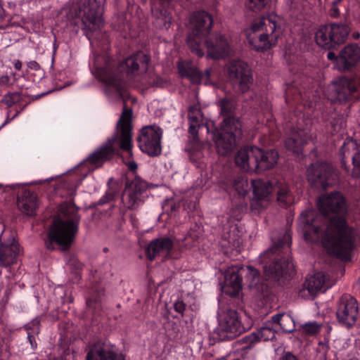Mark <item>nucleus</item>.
Wrapping results in <instances>:
<instances>
[{
    "label": "nucleus",
    "mask_w": 360,
    "mask_h": 360,
    "mask_svg": "<svg viewBox=\"0 0 360 360\" xmlns=\"http://www.w3.org/2000/svg\"><path fill=\"white\" fill-rule=\"evenodd\" d=\"M162 130L156 126H147L141 130L138 137L140 149L150 156H158L161 153Z\"/></svg>",
    "instance_id": "dca6fc26"
},
{
    "label": "nucleus",
    "mask_w": 360,
    "mask_h": 360,
    "mask_svg": "<svg viewBox=\"0 0 360 360\" xmlns=\"http://www.w3.org/2000/svg\"><path fill=\"white\" fill-rule=\"evenodd\" d=\"M229 79L236 91L245 93L250 89L253 78L247 63L233 60L227 65Z\"/></svg>",
    "instance_id": "9b49d317"
},
{
    "label": "nucleus",
    "mask_w": 360,
    "mask_h": 360,
    "mask_svg": "<svg viewBox=\"0 0 360 360\" xmlns=\"http://www.w3.org/2000/svg\"><path fill=\"white\" fill-rule=\"evenodd\" d=\"M75 15L81 20L82 29L86 36L90 38V32L98 29L103 22L101 0H72Z\"/></svg>",
    "instance_id": "1a4fd4ad"
},
{
    "label": "nucleus",
    "mask_w": 360,
    "mask_h": 360,
    "mask_svg": "<svg viewBox=\"0 0 360 360\" xmlns=\"http://www.w3.org/2000/svg\"><path fill=\"white\" fill-rule=\"evenodd\" d=\"M104 251H105V252L108 251V248H104Z\"/></svg>",
    "instance_id": "69168bd1"
},
{
    "label": "nucleus",
    "mask_w": 360,
    "mask_h": 360,
    "mask_svg": "<svg viewBox=\"0 0 360 360\" xmlns=\"http://www.w3.org/2000/svg\"><path fill=\"white\" fill-rule=\"evenodd\" d=\"M211 72H212L211 69H206L205 71V73L202 74L203 77H205L207 79L210 78V77L211 75Z\"/></svg>",
    "instance_id": "4d7b16f0"
},
{
    "label": "nucleus",
    "mask_w": 360,
    "mask_h": 360,
    "mask_svg": "<svg viewBox=\"0 0 360 360\" xmlns=\"http://www.w3.org/2000/svg\"><path fill=\"white\" fill-rule=\"evenodd\" d=\"M91 299H89V300H86V304H87L88 305H89V306H90V305H91Z\"/></svg>",
    "instance_id": "052dcab7"
},
{
    "label": "nucleus",
    "mask_w": 360,
    "mask_h": 360,
    "mask_svg": "<svg viewBox=\"0 0 360 360\" xmlns=\"http://www.w3.org/2000/svg\"><path fill=\"white\" fill-rule=\"evenodd\" d=\"M259 148L251 146L240 149L235 157L236 165L244 172L257 170V157L260 155Z\"/></svg>",
    "instance_id": "412c9836"
},
{
    "label": "nucleus",
    "mask_w": 360,
    "mask_h": 360,
    "mask_svg": "<svg viewBox=\"0 0 360 360\" xmlns=\"http://www.w3.org/2000/svg\"><path fill=\"white\" fill-rule=\"evenodd\" d=\"M86 360H124V357L115 345L98 340L89 346Z\"/></svg>",
    "instance_id": "f3484780"
},
{
    "label": "nucleus",
    "mask_w": 360,
    "mask_h": 360,
    "mask_svg": "<svg viewBox=\"0 0 360 360\" xmlns=\"http://www.w3.org/2000/svg\"><path fill=\"white\" fill-rule=\"evenodd\" d=\"M14 67L16 70H20L22 68V63L19 60H16L14 62Z\"/></svg>",
    "instance_id": "864d4df0"
},
{
    "label": "nucleus",
    "mask_w": 360,
    "mask_h": 360,
    "mask_svg": "<svg viewBox=\"0 0 360 360\" xmlns=\"http://www.w3.org/2000/svg\"><path fill=\"white\" fill-rule=\"evenodd\" d=\"M129 168L132 171L136 170L137 168V165L134 162H129Z\"/></svg>",
    "instance_id": "13d9d810"
},
{
    "label": "nucleus",
    "mask_w": 360,
    "mask_h": 360,
    "mask_svg": "<svg viewBox=\"0 0 360 360\" xmlns=\"http://www.w3.org/2000/svg\"><path fill=\"white\" fill-rule=\"evenodd\" d=\"M149 60L148 55L139 51L122 62L117 68V71L125 72L127 76L145 73L148 70Z\"/></svg>",
    "instance_id": "6ab92c4d"
},
{
    "label": "nucleus",
    "mask_w": 360,
    "mask_h": 360,
    "mask_svg": "<svg viewBox=\"0 0 360 360\" xmlns=\"http://www.w3.org/2000/svg\"><path fill=\"white\" fill-rule=\"evenodd\" d=\"M202 50L207 51V57L213 59H221L231 53V45L227 37L221 33L215 32L207 35L202 41Z\"/></svg>",
    "instance_id": "4468645a"
},
{
    "label": "nucleus",
    "mask_w": 360,
    "mask_h": 360,
    "mask_svg": "<svg viewBox=\"0 0 360 360\" xmlns=\"http://www.w3.org/2000/svg\"><path fill=\"white\" fill-rule=\"evenodd\" d=\"M355 155L352 157L354 169L352 173L353 177H360V146L357 147Z\"/></svg>",
    "instance_id": "ea45409f"
},
{
    "label": "nucleus",
    "mask_w": 360,
    "mask_h": 360,
    "mask_svg": "<svg viewBox=\"0 0 360 360\" xmlns=\"http://www.w3.org/2000/svg\"><path fill=\"white\" fill-rule=\"evenodd\" d=\"M32 325H33V326L34 327L35 333H39V322L38 321H33V323H32Z\"/></svg>",
    "instance_id": "5fc2aeb1"
},
{
    "label": "nucleus",
    "mask_w": 360,
    "mask_h": 360,
    "mask_svg": "<svg viewBox=\"0 0 360 360\" xmlns=\"http://www.w3.org/2000/svg\"><path fill=\"white\" fill-rule=\"evenodd\" d=\"M200 111L197 105H193L189 108L188 112V118L189 120V134L192 136L195 141H198V130L207 128L204 124H200Z\"/></svg>",
    "instance_id": "7c9ffc66"
},
{
    "label": "nucleus",
    "mask_w": 360,
    "mask_h": 360,
    "mask_svg": "<svg viewBox=\"0 0 360 360\" xmlns=\"http://www.w3.org/2000/svg\"><path fill=\"white\" fill-rule=\"evenodd\" d=\"M17 203L22 212L33 215L37 207V195L29 189L22 188L18 193Z\"/></svg>",
    "instance_id": "cd10ccee"
},
{
    "label": "nucleus",
    "mask_w": 360,
    "mask_h": 360,
    "mask_svg": "<svg viewBox=\"0 0 360 360\" xmlns=\"http://www.w3.org/2000/svg\"><path fill=\"white\" fill-rule=\"evenodd\" d=\"M359 304L356 300L350 295L341 296L338 302L336 316L338 322L350 328L357 321Z\"/></svg>",
    "instance_id": "2eb2a0df"
},
{
    "label": "nucleus",
    "mask_w": 360,
    "mask_h": 360,
    "mask_svg": "<svg viewBox=\"0 0 360 360\" xmlns=\"http://www.w3.org/2000/svg\"><path fill=\"white\" fill-rule=\"evenodd\" d=\"M324 218L323 227L318 224L311 210L302 213L299 218V231L306 240L321 242L329 251L339 258H347L354 246L355 229L345 219L347 207L343 195L333 192L322 195L317 202Z\"/></svg>",
    "instance_id": "f257e3e1"
},
{
    "label": "nucleus",
    "mask_w": 360,
    "mask_h": 360,
    "mask_svg": "<svg viewBox=\"0 0 360 360\" xmlns=\"http://www.w3.org/2000/svg\"><path fill=\"white\" fill-rule=\"evenodd\" d=\"M77 23H78V22L75 20V25H77Z\"/></svg>",
    "instance_id": "338daca9"
},
{
    "label": "nucleus",
    "mask_w": 360,
    "mask_h": 360,
    "mask_svg": "<svg viewBox=\"0 0 360 360\" xmlns=\"http://www.w3.org/2000/svg\"><path fill=\"white\" fill-rule=\"evenodd\" d=\"M282 360H298V359L292 353L288 352L282 357Z\"/></svg>",
    "instance_id": "09e8293b"
},
{
    "label": "nucleus",
    "mask_w": 360,
    "mask_h": 360,
    "mask_svg": "<svg viewBox=\"0 0 360 360\" xmlns=\"http://www.w3.org/2000/svg\"><path fill=\"white\" fill-rule=\"evenodd\" d=\"M20 248L13 238L3 240L0 238V265L8 266L17 262L20 255Z\"/></svg>",
    "instance_id": "5701e85b"
},
{
    "label": "nucleus",
    "mask_w": 360,
    "mask_h": 360,
    "mask_svg": "<svg viewBox=\"0 0 360 360\" xmlns=\"http://www.w3.org/2000/svg\"><path fill=\"white\" fill-rule=\"evenodd\" d=\"M311 139L309 129L297 128L292 130L290 136L285 141V146L288 150L299 154L302 153L304 145Z\"/></svg>",
    "instance_id": "b1692460"
},
{
    "label": "nucleus",
    "mask_w": 360,
    "mask_h": 360,
    "mask_svg": "<svg viewBox=\"0 0 360 360\" xmlns=\"http://www.w3.org/2000/svg\"><path fill=\"white\" fill-rule=\"evenodd\" d=\"M351 80H354L356 82V85L357 86V84L360 85V73L356 74L353 79Z\"/></svg>",
    "instance_id": "6e6d98bb"
},
{
    "label": "nucleus",
    "mask_w": 360,
    "mask_h": 360,
    "mask_svg": "<svg viewBox=\"0 0 360 360\" xmlns=\"http://www.w3.org/2000/svg\"><path fill=\"white\" fill-rule=\"evenodd\" d=\"M162 2H168L169 0H160Z\"/></svg>",
    "instance_id": "e2e57ef3"
},
{
    "label": "nucleus",
    "mask_w": 360,
    "mask_h": 360,
    "mask_svg": "<svg viewBox=\"0 0 360 360\" xmlns=\"http://www.w3.org/2000/svg\"><path fill=\"white\" fill-rule=\"evenodd\" d=\"M260 155L257 157V170L255 172H262L266 169H270L274 167L277 163L278 158V153L274 150H269L263 151L259 148Z\"/></svg>",
    "instance_id": "c756f323"
},
{
    "label": "nucleus",
    "mask_w": 360,
    "mask_h": 360,
    "mask_svg": "<svg viewBox=\"0 0 360 360\" xmlns=\"http://www.w3.org/2000/svg\"><path fill=\"white\" fill-rule=\"evenodd\" d=\"M131 116L132 110L124 105L115 133L88 157L86 160L90 165L96 167H101L104 162L111 160L120 149L131 153Z\"/></svg>",
    "instance_id": "7ed1b4c3"
},
{
    "label": "nucleus",
    "mask_w": 360,
    "mask_h": 360,
    "mask_svg": "<svg viewBox=\"0 0 360 360\" xmlns=\"http://www.w3.org/2000/svg\"><path fill=\"white\" fill-rule=\"evenodd\" d=\"M147 189V183L139 176L132 179L127 178L124 191L122 195V202L128 210H136L143 202V194Z\"/></svg>",
    "instance_id": "f8f14e48"
},
{
    "label": "nucleus",
    "mask_w": 360,
    "mask_h": 360,
    "mask_svg": "<svg viewBox=\"0 0 360 360\" xmlns=\"http://www.w3.org/2000/svg\"><path fill=\"white\" fill-rule=\"evenodd\" d=\"M271 240L272 246L262 255L265 263L264 273L269 279L279 280L294 270V265L288 257L291 243L290 231L282 230L278 236L273 233Z\"/></svg>",
    "instance_id": "20e7f679"
},
{
    "label": "nucleus",
    "mask_w": 360,
    "mask_h": 360,
    "mask_svg": "<svg viewBox=\"0 0 360 360\" xmlns=\"http://www.w3.org/2000/svg\"><path fill=\"white\" fill-rule=\"evenodd\" d=\"M327 58L330 60H335L337 62L338 56L334 52L329 51L327 54Z\"/></svg>",
    "instance_id": "3c124183"
},
{
    "label": "nucleus",
    "mask_w": 360,
    "mask_h": 360,
    "mask_svg": "<svg viewBox=\"0 0 360 360\" xmlns=\"http://www.w3.org/2000/svg\"><path fill=\"white\" fill-rule=\"evenodd\" d=\"M219 106L221 113L227 117L223 121L221 131L214 129L212 135L218 153L225 156L234 148L237 140L241 136L242 124L238 117L231 116L235 109L233 101L223 98L219 101Z\"/></svg>",
    "instance_id": "39448f33"
},
{
    "label": "nucleus",
    "mask_w": 360,
    "mask_h": 360,
    "mask_svg": "<svg viewBox=\"0 0 360 360\" xmlns=\"http://www.w3.org/2000/svg\"><path fill=\"white\" fill-rule=\"evenodd\" d=\"M274 338V330H273L271 326H268V323H266V325L262 327L257 332L252 333L246 337L245 339L247 340V342H250V345H252L258 341H267L272 340Z\"/></svg>",
    "instance_id": "473e14b6"
},
{
    "label": "nucleus",
    "mask_w": 360,
    "mask_h": 360,
    "mask_svg": "<svg viewBox=\"0 0 360 360\" xmlns=\"http://www.w3.org/2000/svg\"><path fill=\"white\" fill-rule=\"evenodd\" d=\"M18 97L16 93H8L4 96L1 102L8 107H11L15 102Z\"/></svg>",
    "instance_id": "37998d69"
},
{
    "label": "nucleus",
    "mask_w": 360,
    "mask_h": 360,
    "mask_svg": "<svg viewBox=\"0 0 360 360\" xmlns=\"http://www.w3.org/2000/svg\"><path fill=\"white\" fill-rule=\"evenodd\" d=\"M281 34L282 29L276 23V16L269 15L254 21L248 39L253 49L264 51L277 44Z\"/></svg>",
    "instance_id": "0eeeda50"
},
{
    "label": "nucleus",
    "mask_w": 360,
    "mask_h": 360,
    "mask_svg": "<svg viewBox=\"0 0 360 360\" xmlns=\"http://www.w3.org/2000/svg\"><path fill=\"white\" fill-rule=\"evenodd\" d=\"M321 328V325L317 322H307L302 326V331L307 335H315L318 334Z\"/></svg>",
    "instance_id": "4c0bfd02"
},
{
    "label": "nucleus",
    "mask_w": 360,
    "mask_h": 360,
    "mask_svg": "<svg viewBox=\"0 0 360 360\" xmlns=\"http://www.w3.org/2000/svg\"><path fill=\"white\" fill-rule=\"evenodd\" d=\"M267 0H248L247 6L253 11H261L264 8Z\"/></svg>",
    "instance_id": "a19ab883"
},
{
    "label": "nucleus",
    "mask_w": 360,
    "mask_h": 360,
    "mask_svg": "<svg viewBox=\"0 0 360 360\" xmlns=\"http://www.w3.org/2000/svg\"><path fill=\"white\" fill-rule=\"evenodd\" d=\"M360 60V47L356 44L346 46L337 58V68L342 72L349 71Z\"/></svg>",
    "instance_id": "aec40b11"
},
{
    "label": "nucleus",
    "mask_w": 360,
    "mask_h": 360,
    "mask_svg": "<svg viewBox=\"0 0 360 360\" xmlns=\"http://www.w3.org/2000/svg\"><path fill=\"white\" fill-rule=\"evenodd\" d=\"M164 208L167 211H170L171 212H172L176 211V210L177 209V207H176V203H174L173 201L168 200L164 205Z\"/></svg>",
    "instance_id": "a18cd8bd"
},
{
    "label": "nucleus",
    "mask_w": 360,
    "mask_h": 360,
    "mask_svg": "<svg viewBox=\"0 0 360 360\" xmlns=\"http://www.w3.org/2000/svg\"><path fill=\"white\" fill-rule=\"evenodd\" d=\"M10 81V78L7 75L1 76L0 77V84H7Z\"/></svg>",
    "instance_id": "8fccbe9b"
},
{
    "label": "nucleus",
    "mask_w": 360,
    "mask_h": 360,
    "mask_svg": "<svg viewBox=\"0 0 360 360\" xmlns=\"http://www.w3.org/2000/svg\"><path fill=\"white\" fill-rule=\"evenodd\" d=\"M266 288V286H263V285H262V290H263V288Z\"/></svg>",
    "instance_id": "0e129e2a"
},
{
    "label": "nucleus",
    "mask_w": 360,
    "mask_h": 360,
    "mask_svg": "<svg viewBox=\"0 0 360 360\" xmlns=\"http://www.w3.org/2000/svg\"><path fill=\"white\" fill-rule=\"evenodd\" d=\"M333 167L326 162H315L307 169V179L311 185L317 189H326L335 181Z\"/></svg>",
    "instance_id": "ddd939ff"
},
{
    "label": "nucleus",
    "mask_w": 360,
    "mask_h": 360,
    "mask_svg": "<svg viewBox=\"0 0 360 360\" xmlns=\"http://www.w3.org/2000/svg\"><path fill=\"white\" fill-rule=\"evenodd\" d=\"M28 340L32 345V347H36L37 346V344L36 342H34V337L30 334V332H28Z\"/></svg>",
    "instance_id": "603ef678"
},
{
    "label": "nucleus",
    "mask_w": 360,
    "mask_h": 360,
    "mask_svg": "<svg viewBox=\"0 0 360 360\" xmlns=\"http://www.w3.org/2000/svg\"><path fill=\"white\" fill-rule=\"evenodd\" d=\"M174 310L183 315L184 311L186 309V304L181 300H177L174 304Z\"/></svg>",
    "instance_id": "c03bdc74"
},
{
    "label": "nucleus",
    "mask_w": 360,
    "mask_h": 360,
    "mask_svg": "<svg viewBox=\"0 0 360 360\" xmlns=\"http://www.w3.org/2000/svg\"><path fill=\"white\" fill-rule=\"evenodd\" d=\"M244 270L241 267H233L225 275L226 292L232 297L236 296L242 289Z\"/></svg>",
    "instance_id": "393cba45"
},
{
    "label": "nucleus",
    "mask_w": 360,
    "mask_h": 360,
    "mask_svg": "<svg viewBox=\"0 0 360 360\" xmlns=\"http://www.w3.org/2000/svg\"><path fill=\"white\" fill-rule=\"evenodd\" d=\"M173 246V241L169 238L163 237L153 240L146 249L147 257L152 261L158 255H167Z\"/></svg>",
    "instance_id": "a878e982"
},
{
    "label": "nucleus",
    "mask_w": 360,
    "mask_h": 360,
    "mask_svg": "<svg viewBox=\"0 0 360 360\" xmlns=\"http://www.w3.org/2000/svg\"><path fill=\"white\" fill-rule=\"evenodd\" d=\"M27 66L30 68V69H32V70H38L40 69V65H39V63L37 62H36L35 60H32V61H30L28 63H27Z\"/></svg>",
    "instance_id": "de8ad7c7"
},
{
    "label": "nucleus",
    "mask_w": 360,
    "mask_h": 360,
    "mask_svg": "<svg viewBox=\"0 0 360 360\" xmlns=\"http://www.w3.org/2000/svg\"><path fill=\"white\" fill-rule=\"evenodd\" d=\"M191 31L187 37V44L191 51L197 56H204L202 40L209 35L213 25L212 15L205 11L194 12L190 18Z\"/></svg>",
    "instance_id": "6e6552de"
},
{
    "label": "nucleus",
    "mask_w": 360,
    "mask_h": 360,
    "mask_svg": "<svg viewBox=\"0 0 360 360\" xmlns=\"http://www.w3.org/2000/svg\"><path fill=\"white\" fill-rule=\"evenodd\" d=\"M78 210L72 202L60 205L58 214L54 217L48 232V241H46L47 249L53 250V243H56L62 251L68 250L78 232L81 220Z\"/></svg>",
    "instance_id": "f03ea898"
},
{
    "label": "nucleus",
    "mask_w": 360,
    "mask_h": 360,
    "mask_svg": "<svg viewBox=\"0 0 360 360\" xmlns=\"http://www.w3.org/2000/svg\"><path fill=\"white\" fill-rule=\"evenodd\" d=\"M70 262V263H71V264H74V263L75 262V258H72V259L70 260V262Z\"/></svg>",
    "instance_id": "bf43d9fd"
},
{
    "label": "nucleus",
    "mask_w": 360,
    "mask_h": 360,
    "mask_svg": "<svg viewBox=\"0 0 360 360\" xmlns=\"http://www.w3.org/2000/svg\"><path fill=\"white\" fill-rule=\"evenodd\" d=\"M290 319L289 316H284L283 314H276L271 317V321L274 323L279 324L282 329L285 332L290 333L292 331V329L285 328L283 326V322L290 321Z\"/></svg>",
    "instance_id": "79ce46f5"
},
{
    "label": "nucleus",
    "mask_w": 360,
    "mask_h": 360,
    "mask_svg": "<svg viewBox=\"0 0 360 360\" xmlns=\"http://www.w3.org/2000/svg\"><path fill=\"white\" fill-rule=\"evenodd\" d=\"M354 37L355 38H358L359 37V33H356V34H354Z\"/></svg>",
    "instance_id": "680f3d73"
},
{
    "label": "nucleus",
    "mask_w": 360,
    "mask_h": 360,
    "mask_svg": "<svg viewBox=\"0 0 360 360\" xmlns=\"http://www.w3.org/2000/svg\"><path fill=\"white\" fill-rule=\"evenodd\" d=\"M233 187L239 195H245L248 188V181L243 176H238L233 181Z\"/></svg>",
    "instance_id": "e433bc0d"
},
{
    "label": "nucleus",
    "mask_w": 360,
    "mask_h": 360,
    "mask_svg": "<svg viewBox=\"0 0 360 360\" xmlns=\"http://www.w3.org/2000/svg\"><path fill=\"white\" fill-rule=\"evenodd\" d=\"M219 329L221 333H226L229 339H233L245 330L239 320L238 312L233 309H227L223 312L219 319Z\"/></svg>",
    "instance_id": "a211bd4d"
},
{
    "label": "nucleus",
    "mask_w": 360,
    "mask_h": 360,
    "mask_svg": "<svg viewBox=\"0 0 360 360\" xmlns=\"http://www.w3.org/2000/svg\"><path fill=\"white\" fill-rule=\"evenodd\" d=\"M254 198L251 201V209L259 212L265 208L271 199L273 192L277 195V201L282 207H288L292 202V197L288 186L285 182L278 180L264 181L255 179L251 181Z\"/></svg>",
    "instance_id": "423d86ee"
},
{
    "label": "nucleus",
    "mask_w": 360,
    "mask_h": 360,
    "mask_svg": "<svg viewBox=\"0 0 360 360\" xmlns=\"http://www.w3.org/2000/svg\"><path fill=\"white\" fill-rule=\"evenodd\" d=\"M325 282V275L321 272L316 273L306 279L303 290H307L310 295L314 296L326 291Z\"/></svg>",
    "instance_id": "c85d7f7f"
},
{
    "label": "nucleus",
    "mask_w": 360,
    "mask_h": 360,
    "mask_svg": "<svg viewBox=\"0 0 360 360\" xmlns=\"http://www.w3.org/2000/svg\"><path fill=\"white\" fill-rule=\"evenodd\" d=\"M241 269L244 270V276L247 278L248 280L250 281V287H255L259 290V287L257 283L259 281L258 271L251 266H241Z\"/></svg>",
    "instance_id": "c9c22d12"
},
{
    "label": "nucleus",
    "mask_w": 360,
    "mask_h": 360,
    "mask_svg": "<svg viewBox=\"0 0 360 360\" xmlns=\"http://www.w3.org/2000/svg\"><path fill=\"white\" fill-rule=\"evenodd\" d=\"M114 194L112 192H108L100 200L99 204L103 205L113 199Z\"/></svg>",
    "instance_id": "49530a36"
},
{
    "label": "nucleus",
    "mask_w": 360,
    "mask_h": 360,
    "mask_svg": "<svg viewBox=\"0 0 360 360\" xmlns=\"http://www.w3.org/2000/svg\"><path fill=\"white\" fill-rule=\"evenodd\" d=\"M350 32L345 24L331 23L321 26L316 32L317 44L323 49H337L344 44Z\"/></svg>",
    "instance_id": "9d476101"
},
{
    "label": "nucleus",
    "mask_w": 360,
    "mask_h": 360,
    "mask_svg": "<svg viewBox=\"0 0 360 360\" xmlns=\"http://www.w3.org/2000/svg\"><path fill=\"white\" fill-rule=\"evenodd\" d=\"M356 142L353 140H349L347 141H345L342 146L341 147L340 150V155L342 158L341 163L342 167H344V169L347 172L348 171V167H347L346 163L345 162V153L347 150H349L351 148H354L356 147Z\"/></svg>",
    "instance_id": "58836bf2"
},
{
    "label": "nucleus",
    "mask_w": 360,
    "mask_h": 360,
    "mask_svg": "<svg viewBox=\"0 0 360 360\" xmlns=\"http://www.w3.org/2000/svg\"><path fill=\"white\" fill-rule=\"evenodd\" d=\"M337 98L340 102H351L360 98V91L354 80L341 78L335 85Z\"/></svg>",
    "instance_id": "4be33fe9"
},
{
    "label": "nucleus",
    "mask_w": 360,
    "mask_h": 360,
    "mask_svg": "<svg viewBox=\"0 0 360 360\" xmlns=\"http://www.w3.org/2000/svg\"><path fill=\"white\" fill-rule=\"evenodd\" d=\"M153 16L155 18V24L162 29H168L172 23V14L167 8H155L152 10Z\"/></svg>",
    "instance_id": "2f4dec72"
},
{
    "label": "nucleus",
    "mask_w": 360,
    "mask_h": 360,
    "mask_svg": "<svg viewBox=\"0 0 360 360\" xmlns=\"http://www.w3.org/2000/svg\"><path fill=\"white\" fill-rule=\"evenodd\" d=\"M179 71L182 77L188 78L193 83H199L203 78L202 73L188 64H179Z\"/></svg>",
    "instance_id": "72a5a7b5"
},
{
    "label": "nucleus",
    "mask_w": 360,
    "mask_h": 360,
    "mask_svg": "<svg viewBox=\"0 0 360 360\" xmlns=\"http://www.w3.org/2000/svg\"><path fill=\"white\" fill-rule=\"evenodd\" d=\"M100 79L107 85L112 87L122 97L125 85L122 75L108 66L101 69L99 71Z\"/></svg>",
    "instance_id": "bb28decb"
},
{
    "label": "nucleus",
    "mask_w": 360,
    "mask_h": 360,
    "mask_svg": "<svg viewBox=\"0 0 360 360\" xmlns=\"http://www.w3.org/2000/svg\"><path fill=\"white\" fill-rule=\"evenodd\" d=\"M223 238L226 240L230 245V247L233 249L238 248L241 243L238 231L236 226H231L228 232L224 233Z\"/></svg>",
    "instance_id": "f704fd0d"
}]
</instances>
